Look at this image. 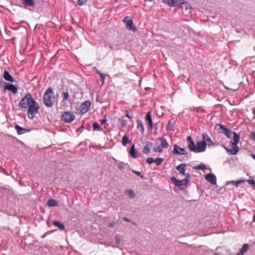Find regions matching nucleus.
Returning <instances> with one entry per match:
<instances>
[{
	"label": "nucleus",
	"mask_w": 255,
	"mask_h": 255,
	"mask_svg": "<svg viewBox=\"0 0 255 255\" xmlns=\"http://www.w3.org/2000/svg\"><path fill=\"white\" fill-rule=\"evenodd\" d=\"M18 106L24 109L28 108L27 116L30 119L34 118L40 108L39 104L32 98V95L30 93L26 94L20 100Z\"/></svg>",
	"instance_id": "1"
},
{
	"label": "nucleus",
	"mask_w": 255,
	"mask_h": 255,
	"mask_svg": "<svg viewBox=\"0 0 255 255\" xmlns=\"http://www.w3.org/2000/svg\"><path fill=\"white\" fill-rule=\"evenodd\" d=\"M55 100L53 89L49 87L46 89L43 95V103L47 108H51Z\"/></svg>",
	"instance_id": "2"
},
{
	"label": "nucleus",
	"mask_w": 255,
	"mask_h": 255,
	"mask_svg": "<svg viewBox=\"0 0 255 255\" xmlns=\"http://www.w3.org/2000/svg\"><path fill=\"white\" fill-rule=\"evenodd\" d=\"M75 118V116L70 112H65L61 116V120L67 123H71Z\"/></svg>",
	"instance_id": "3"
},
{
	"label": "nucleus",
	"mask_w": 255,
	"mask_h": 255,
	"mask_svg": "<svg viewBox=\"0 0 255 255\" xmlns=\"http://www.w3.org/2000/svg\"><path fill=\"white\" fill-rule=\"evenodd\" d=\"M124 22L126 23V27L128 30L133 32L137 31V29L134 26L133 21L130 17H125L124 19Z\"/></svg>",
	"instance_id": "4"
},
{
	"label": "nucleus",
	"mask_w": 255,
	"mask_h": 255,
	"mask_svg": "<svg viewBox=\"0 0 255 255\" xmlns=\"http://www.w3.org/2000/svg\"><path fill=\"white\" fill-rule=\"evenodd\" d=\"M91 105V103L90 101H86L81 104L80 107L77 111L82 114H85L89 110Z\"/></svg>",
	"instance_id": "5"
},
{
	"label": "nucleus",
	"mask_w": 255,
	"mask_h": 255,
	"mask_svg": "<svg viewBox=\"0 0 255 255\" xmlns=\"http://www.w3.org/2000/svg\"><path fill=\"white\" fill-rule=\"evenodd\" d=\"M172 153L174 155H187L188 152L186 151L185 148L180 147L178 145L175 144L173 146Z\"/></svg>",
	"instance_id": "6"
},
{
	"label": "nucleus",
	"mask_w": 255,
	"mask_h": 255,
	"mask_svg": "<svg viewBox=\"0 0 255 255\" xmlns=\"http://www.w3.org/2000/svg\"><path fill=\"white\" fill-rule=\"evenodd\" d=\"M171 180L173 183V184L177 187H180L181 186L183 185H186L188 183H187V180L186 179H182V180H179L177 179L175 177H172L171 178Z\"/></svg>",
	"instance_id": "7"
},
{
	"label": "nucleus",
	"mask_w": 255,
	"mask_h": 255,
	"mask_svg": "<svg viewBox=\"0 0 255 255\" xmlns=\"http://www.w3.org/2000/svg\"><path fill=\"white\" fill-rule=\"evenodd\" d=\"M207 143L204 141H199L197 143L195 153L203 152L206 150Z\"/></svg>",
	"instance_id": "8"
},
{
	"label": "nucleus",
	"mask_w": 255,
	"mask_h": 255,
	"mask_svg": "<svg viewBox=\"0 0 255 255\" xmlns=\"http://www.w3.org/2000/svg\"><path fill=\"white\" fill-rule=\"evenodd\" d=\"M218 127V129H222L224 130L223 133L225 134L228 138L231 137L232 132L230 129L226 128L225 126L220 124L216 125V128Z\"/></svg>",
	"instance_id": "9"
},
{
	"label": "nucleus",
	"mask_w": 255,
	"mask_h": 255,
	"mask_svg": "<svg viewBox=\"0 0 255 255\" xmlns=\"http://www.w3.org/2000/svg\"><path fill=\"white\" fill-rule=\"evenodd\" d=\"M6 90L12 92L14 94L17 92V88L15 85L7 83H5L3 93H4Z\"/></svg>",
	"instance_id": "10"
},
{
	"label": "nucleus",
	"mask_w": 255,
	"mask_h": 255,
	"mask_svg": "<svg viewBox=\"0 0 255 255\" xmlns=\"http://www.w3.org/2000/svg\"><path fill=\"white\" fill-rule=\"evenodd\" d=\"M224 148L230 155H235L239 151V147L238 145L235 144H232V148L231 149L226 147H224Z\"/></svg>",
	"instance_id": "11"
},
{
	"label": "nucleus",
	"mask_w": 255,
	"mask_h": 255,
	"mask_svg": "<svg viewBox=\"0 0 255 255\" xmlns=\"http://www.w3.org/2000/svg\"><path fill=\"white\" fill-rule=\"evenodd\" d=\"M129 153L131 157L133 158H137L139 157L141 154L139 152L136 150L134 147V144L130 147L129 149Z\"/></svg>",
	"instance_id": "12"
},
{
	"label": "nucleus",
	"mask_w": 255,
	"mask_h": 255,
	"mask_svg": "<svg viewBox=\"0 0 255 255\" xmlns=\"http://www.w3.org/2000/svg\"><path fill=\"white\" fill-rule=\"evenodd\" d=\"M205 179L213 185H216L217 183V178L214 174L209 173L206 175Z\"/></svg>",
	"instance_id": "13"
},
{
	"label": "nucleus",
	"mask_w": 255,
	"mask_h": 255,
	"mask_svg": "<svg viewBox=\"0 0 255 255\" xmlns=\"http://www.w3.org/2000/svg\"><path fill=\"white\" fill-rule=\"evenodd\" d=\"M14 128L16 130L17 134L19 135L24 134L30 131V129L22 128L18 125H16L14 127Z\"/></svg>",
	"instance_id": "14"
},
{
	"label": "nucleus",
	"mask_w": 255,
	"mask_h": 255,
	"mask_svg": "<svg viewBox=\"0 0 255 255\" xmlns=\"http://www.w3.org/2000/svg\"><path fill=\"white\" fill-rule=\"evenodd\" d=\"M145 120L148 122V128L152 129L153 128V123L150 112L147 113L145 116Z\"/></svg>",
	"instance_id": "15"
},
{
	"label": "nucleus",
	"mask_w": 255,
	"mask_h": 255,
	"mask_svg": "<svg viewBox=\"0 0 255 255\" xmlns=\"http://www.w3.org/2000/svg\"><path fill=\"white\" fill-rule=\"evenodd\" d=\"M202 141L205 142V143H207V145H208L209 146L213 144V142L211 139L206 133H203L202 134Z\"/></svg>",
	"instance_id": "16"
},
{
	"label": "nucleus",
	"mask_w": 255,
	"mask_h": 255,
	"mask_svg": "<svg viewBox=\"0 0 255 255\" xmlns=\"http://www.w3.org/2000/svg\"><path fill=\"white\" fill-rule=\"evenodd\" d=\"M3 77L4 79L6 81H9V82H13L14 81L13 77L5 69H4V72H3Z\"/></svg>",
	"instance_id": "17"
},
{
	"label": "nucleus",
	"mask_w": 255,
	"mask_h": 255,
	"mask_svg": "<svg viewBox=\"0 0 255 255\" xmlns=\"http://www.w3.org/2000/svg\"><path fill=\"white\" fill-rule=\"evenodd\" d=\"M186 163H181L176 166V169L179 172V173L182 175L185 174V167L186 166Z\"/></svg>",
	"instance_id": "18"
},
{
	"label": "nucleus",
	"mask_w": 255,
	"mask_h": 255,
	"mask_svg": "<svg viewBox=\"0 0 255 255\" xmlns=\"http://www.w3.org/2000/svg\"><path fill=\"white\" fill-rule=\"evenodd\" d=\"M47 204L49 207H56L59 205L58 201L54 199H49L47 201Z\"/></svg>",
	"instance_id": "19"
},
{
	"label": "nucleus",
	"mask_w": 255,
	"mask_h": 255,
	"mask_svg": "<svg viewBox=\"0 0 255 255\" xmlns=\"http://www.w3.org/2000/svg\"><path fill=\"white\" fill-rule=\"evenodd\" d=\"M158 140L160 141V146L163 148H167L169 146V144L166 139L164 138H158Z\"/></svg>",
	"instance_id": "20"
},
{
	"label": "nucleus",
	"mask_w": 255,
	"mask_h": 255,
	"mask_svg": "<svg viewBox=\"0 0 255 255\" xmlns=\"http://www.w3.org/2000/svg\"><path fill=\"white\" fill-rule=\"evenodd\" d=\"M249 246L247 244H245L242 246V248L240 250V252L237 253V255H243L249 249Z\"/></svg>",
	"instance_id": "21"
},
{
	"label": "nucleus",
	"mask_w": 255,
	"mask_h": 255,
	"mask_svg": "<svg viewBox=\"0 0 255 255\" xmlns=\"http://www.w3.org/2000/svg\"><path fill=\"white\" fill-rule=\"evenodd\" d=\"M152 146V143L150 142H147L145 145L144 146L142 150V152L145 154H148L150 152V148Z\"/></svg>",
	"instance_id": "22"
},
{
	"label": "nucleus",
	"mask_w": 255,
	"mask_h": 255,
	"mask_svg": "<svg viewBox=\"0 0 255 255\" xmlns=\"http://www.w3.org/2000/svg\"><path fill=\"white\" fill-rule=\"evenodd\" d=\"M137 128L139 129L142 134L143 133L144 128L143 123L141 120H137Z\"/></svg>",
	"instance_id": "23"
},
{
	"label": "nucleus",
	"mask_w": 255,
	"mask_h": 255,
	"mask_svg": "<svg viewBox=\"0 0 255 255\" xmlns=\"http://www.w3.org/2000/svg\"><path fill=\"white\" fill-rule=\"evenodd\" d=\"M182 3H184V0H172L171 6H181Z\"/></svg>",
	"instance_id": "24"
},
{
	"label": "nucleus",
	"mask_w": 255,
	"mask_h": 255,
	"mask_svg": "<svg viewBox=\"0 0 255 255\" xmlns=\"http://www.w3.org/2000/svg\"><path fill=\"white\" fill-rule=\"evenodd\" d=\"M22 3L25 7L27 6H34L35 4L33 0H22Z\"/></svg>",
	"instance_id": "25"
},
{
	"label": "nucleus",
	"mask_w": 255,
	"mask_h": 255,
	"mask_svg": "<svg viewBox=\"0 0 255 255\" xmlns=\"http://www.w3.org/2000/svg\"><path fill=\"white\" fill-rule=\"evenodd\" d=\"M233 140L234 141H232V143L235 144L236 145H237L240 139V136L238 135L236 132H233Z\"/></svg>",
	"instance_id": "26"
},
{
	"label": "nucleus",
	"mask_w": 255,
	"mask_h": 255,
	"mask_svg": "<svg viewBox=\"0 0 255 255\" xmlns=\"http://www.w3.org/2000/svg\"><path fill=\"white\" fill-rule=\"evenodd\" d=\"M53 224L55 226L58 227L61 230H63L65 229V226L64 224L61 223L57 221H54L53 222Z\"/></svg>",
	"instance_id": "27"
},
{
	"label": "nucleus",
	"mask_w": 255,
	"mask_h": 255,
	"mask_svg": "<svg viewBox=\"0 0 255 255\" xmlns=\"http://www.w3.org/2000/svg\"><path fill=\"white\" fill-rule=\"evenodd\" d=\"M188 147L190 151H193L194 152H195L196 146L195 145L194 141H191L190 142L188 143Z\"/></svg>",
	"instance_id": "28"
},
{
	"label": "nucleus",
	"mask_w": 255,
	"mask_h": 255,
	"mask_svg": "<svg viewBox=\"0 0 255 255\" xmlns=\"http://www.w3.org/2000/svg\"><path fill=\"white\" fill-rule=\"evenodd\" d=\"M181 7L182 8H184L185 10H188L191 9L190 4L184 0V3H182Z\"/></svg>",
	"instance_id": "29"
},
{
	"label": "nucleus",
	"mask_w": 255,
	"mask_h": 255,
	"mask_svg": "<svg viewBox=\"0 0 255 255\" xmlns=\"http://www.w3.org/2000/svg\"><path fill=\"white\" fill-rule=\"evenodd\" d=\"M126 193L131 199L135 197V193L133 190L132 189H127L126 190Z\"/></svg>",
	"instance_id": "30"
},
{
	"label": "nucleus",
	"mask_w": 255,
	"mask_h": 255,
	"mask_svg": "<svg viewBox=\"0 0 255 255\" xmlns=\"http://www.w3.org/2000/svg\"><path fill=\"white\" fill-rule=\"evenodd\" d=\"M244 182V180H240L236 181H230L227 182V184L228 183H232L233 184L235 185L236 187H238L240 184L243 183Z\"/></svg>",
	"instance_id": "31"
},
{
	"label": "nucleus",
	"mask_w": 255,
	"mask_h": 255,
	"mask_svg": "<svg viewBox=\"0 0 255 255\" xmlns=\"http://www.w3.org/2000/svg\"><path fill=\"white\" fill-rule=\"evenodd\" d=\"M93 130L98 131H102L103 128L101 127L97 123H94L93 124Z\"/></svg>",
	"instance_id": "32"
},
{
	"label": "nucleus",
	"mask_w": 255,
	"mask_h": 255,
	"mask_svg": "<svg viewBox=\"0 0 255 255\" xmlns=\"http://www.w3.org/2000/svg\"><path fill=\"white\" fill-rule=\"evenodd\" d=\"M129 140L128 139V138L127 136L126 135H124L123 137V138H122V144L124 145V146H126L128 142H129Z\"/></svg>",
	"instance_id": "33"
},
{
	"label": "nucleus",
	"mask_w": 255,
	"mask_h": 255,
	"mask_svg": "<svg viewBox=\"0 0 255 255\" xmlns=\"http://www.w3.org/2000/svg\"><path fill=\"white\" fill-rule=\"evenodd\" d=\"M164 159L162 158L158 157L154 159V163L156 165H160L163 161Z\"/></svg>",
	"instance_id": "34"
},
{
	"label": "nucleus",
	"mask_w": 255,
	"mask_h": 255,
	"mask_svg": "<svg viewBox=\"0 0 255 255\" xmlns=\"http://www.w3.org/2000/svg\"><path fill=\"white\" fill-rule=\"evenodd\" d=\"M197 170H204L206 169V165L203 164H200L199 165L194 167Z\"/></svg>",
	"instance_id": "35"
},
{
	"label": "nucleus",
	"mask_w": 255,
	"mask_h": 255,
	"mask_svg": "<svg viewBox=\"0 0 255 255\" xmlns=\"http://www.w3.org/2000/svg\"><path fill=\"white\" fill-rule=\"evenodd\" d=\"M153 151L155 152H159V153H161L162 152V147L160 146V145H158L157 146V147H155L153 148Z\"/></svg>",
	"instance_id": "36"
},
{
	"label": "nucleus",
	"mask_w": 255,
	"mask_h": 255,
	"mask_svg": "<svg viewBox=\"0 0 255 255\" xmlns=\"http://www.w3.org/2000/svg\"><path fill=\"white\" fill-rule=\"evenodd\" d=\"M63 97L62 102H64L68 99V98L69 96V95L68 92H64L63 93Z\"/></svg>",
	"instance_id": "37"
},
{
	"label": "nucleus",
	"mask_w": 255,
	"mask_h": 255,
	"mask_svg": "<svg viewBox=\"0 0 255 255\" xmlns=\"http://www.w3.org/2000/svg\"><path fill=\"white\" fill-rule=\"evenodd\" d=\"M100 76V78H101V81L102 82L101 85L102 86L104 84V82H105L106 75L104 74H101V75Z\"/></svg>",
	"instance_id": "38"
},
{
	"label": "nucleus",
	"mask_w": 255,
	"mask_h": 255,
	"mask_svg": "<svg viewBox=\"0 0 255 255\" xmlns=\"http://www.w3.org/2000/svg\"><path fill=\"white\" fill-rule=\"evenodd\" d=\"M132 172L135 174L136 175L140 176L142 179L144 178V176L141 174V173L139 171L132 170Z\"/></svg>",
	"instance_id": "39"
},
{
	"label": "nucleus",
	"mask_w": 255,
	"mask_h": 255,
	"mask_svg": "<svg viewBox=\"0 0 255 255\" xmlns=\"http://www.w3.org/2000/svg\"><path fill=\"white\" fill-rule=\"evenodd\" d=\"M183 175H185V176H186L185 178H184V179L187 180V183H188L190 181V176H191L190 174L189 173H185V174H183Z\"/></svg>",
	"instance_id": "40"
},
{
	"label": "nucleus",
	"mask_w": 255,
	"mask_h": 255,
	"mask_svg": "<svg viewBox=\"0 0 255 255\" xmlns=\"http://www.w3.org/2000/svg\"><path fill=\"white\" fill-rule=\"evenodd\" d=\"M146 161L148 164H151L154 162V159L152 157H148L146 159Z\"/></svg>",
	"instance_id": "41"
},
{
	"label": "nucleus",
	"mask_w": 255,
	"mask_h": 255,
	"mask_svg": "<svg viewBox=\"0 0 255 255\" xmlns=\"http://www.w3.org/2000/svg\"><path fill=\"white\" fill-rule=\"evenodd\" d=\"M87 0H78V4L79 5H82L86 2Z\"/></svg>",
	"instance_id": "42"
},
{
	"label": "nucleus",
	"mask_w": 255,
	"mask_h": 255,
	"mask_svg": "<svg viewBox=\"0 0 255 255\" xmlns=\"http://www.w3.org/2000/svg\"><path fill=\"white\" fill-rule=\"evenodd\" d=\"M163 2L171 7L172 0H162Z\"/></svg>",
	"instance_id": "43"
},
{
	"label": "nucleus",
	"mask_w": 255,
	"mask_h": 255,
	"mask_svg": "<svg viewBox=\"0 0 255 255\" xmlns=\"http://www.w3.org/2000/svg\"><path fill=\"white\" fill-rule=\"evenodd\" d=\"M126 116L129 119H131L133 118V115L132 113H129L128 111H126Z\"/></svg>",
	"instance_id": "44"
},
{
	"label": "nucleus",
	"mask_w": 255,
	"mask_h": 255,
	"mask_svg": "<svg viewBox=\"0 0 255 255\" xmlns=\"http://www.w3.org/2000/svg\"><path fill=\"white\" fill-rule=\"evenodd\" d=\"M247 182L250 184L255 186V180L252 179H248L247 180Z\"/></svg>",
	"instance_id": "45"
},
{
	"label": "nucleus",
	"mask_w": 255,
	"mask_h": 255,
	"mask_svg": "<svg viewBox=\"0 0 255 255\" xmlns=\"http://www.w3.org/2000/svg\"><path fill=\"white\" fill-rule=\"evenodd\" d=\"M119 120L121 122V125L122 127H125L127 125L126 121L124 119H121Z\"/></svg>",
	"instance_id": "46"
},
{
	"label": "nucleus",
	"mask_w": 255,
	"mask_h": 255,
	"mask_svg": "<svg viewBox=\"0 0 255 255\" xmlns=\"http://www.w3.org/2000/svg\"><path fill=\"white\" fill-rule=\"evenodd\" d=\"M123 219L125 221L131 223L133 225H135V223L134 222H131L130 220H129L128 218H127V217H124Z\"/></svg>",
	"instance_id": "47"
},
{
	"label": "nucleus",
	"mask_w": 255,
	"mask_h": 255,
	"mask_svg": "<svg viewBox=\"0 0 255 255\" xmlns=\"http://www.w3.org/2000/svg\"><path fill=\"white\" fill-rule=\"evenodd\" d=\"M251 137L254 141H255V130L251 133Z\"/></svg>",
	"instance_id": "48"
},
{
	"label": "nucleus",
	"mask_w": 255,
	"mask_h": 255,
	"mask_svg": "<svg viewBox=\"0 0 255 255\" xmlns=\"http://www.w3.org/2000/svg\"><path fill=\"white\" fill-rule=\"evenodd\" d=\"M118 168L121 169V170H123L124 169V166L123 165V163L121 162V163H120L119 164H118Z\"/></svg>",
	"instance_id": "49"
},
{
	"label": "nucleus",
	"mask_w": 255,
	"mask_h": 255,
	"mask_svg": "<svg viewBox=\"0 0 255 255\" xmlns=\"http://www.w3.org/2000/svg\"><path fill=\"white\" fill-rule=\"evenodd\" d=\"M187 141L188 143H189L191 141H193L192 139L191 136H189L187 137Z\"/></svg>",
	"instance_id": "50"
},
{
	"label": "nucleus",
	"mask_w": 255,
	"mask_h": 255,
	"mask_svg": "<svg viewBox=\"0 0 255 255\" xmlns=\"http://www.w3.org/2000/svg\"><path fill=\"white\" fill-rule=\"evenodd\" d=\"M115 241H116V242L117 244L120 243V239L119 237H118V236H116V237H115Z\"/></svg>",
	"instance_id": "51"
},
{
	"label": "nucleus",
	"mask_w": 255,
	"mask_h": 255,
	"mask_svg": "<svg viewBox=\"0 0 255 255\" xmlns=\"http://www.w3.org/2000/svg\"><path fill=\"white\" fill-rule=\"evenodd\" d=\"M100 121L101 122V125L104 124L107 121L106 116L105 117V118L104 119L101 120Z\"/></svg>",
	"instance_id": "52"
},
{
	"label": "nucleus",
	"mask_w": 255,
	"mask_h": 255,
	"mask_svg": "<svg viewBox=\"0 0 255 255\" xmlns=\"http://www.w3.org/2000/svg\"><path fill=\"white\" fill-rule=\"evenodd\" d=\"M94 69L96 70L97 73H98L100 76L101 74H103V73H102L99 70H98L96 67H94Z\"/></svg>",
	"instance_id": "53"
},
{
	"label": "nucleus",
	"mask_w": 255,
	"mask_h": 255,
	"mask_svg": "<svg viewBox=\"0 0 255 255\" xmlns=\"http://www.w3.org/2000/svg\"><path fill=\"white\" fill-rule=\"evenodd\" d=\"M109 227H113L114 226V223H110L109 224Z\"/></svg>",
	"instance_id": "54"
},
{
	"label": "nucleus",
	"mask_w": 255,
	"mask_h": 255,
	"mask_svg": "<svg viewBox=\"0 0 255 255\" xmlns=\"http://www.w3.org/2000/svg\"><path fill=\"white\" fill-rule=\"evenodd\" d=\"M251 156L253 157V158L255 160V154H252Z\"/></svg>",
	"instance_id": "55"
},
{
	"label": "nucleus",
	"mask_w": 255,
	"mask_h": 255,
	"mask_svg": "<svg viewBox=\"0 0 255 255\" xmlns=\"http://www.w3.org/2000/svg\"><path fill=\"white\" fill-rule=\"evenodd\" d=\"M47 235V233H45L44 234H43L42 236H41V238H44L46 237V236Z\"/></svg>",
	"instance_id": "56"
},
{
	"label": "nucleus",
	"mask_w": 255,
	"mask_h": 255,
	"mask_svg": "<svg viewBox=\"0 0 255 255\" xmlns=\"http://www.w3.org/2000/svg\"><path fill=\"white\" fill-rule=\"evenodd\" d=\"M253 221L255 223V214H254L253 216Z\"/></svg>",
	"instance_id": "57"
},
{
	"label": "nucleus",
	"mask_w": 255,
	"mask_h": 255,
	"mask_svg": "<svg viewBox=\"0 0 255 255\" xmlns=\"http://www.w3.org/2000/svg\"><path fill=\"white\" fill-rule=\"evenodd\" d=\"M144 1H148L152 2L153 1V0H144Z\"/></svg>",
	"instance_id": "58"
},
{
	"label": "nucleus",
	"mask_w": 255,
	"mask_h": 255,
	"mask_svg": "<svg viewBox=\"0 0 255 255\" xmlns=\"http://www.w3.org/2000/svg\"><path fill=\"white\" fill-rule=\"evenodd\" d=\"M214 255H220L218 253H216L214 254Z\"/></svg>",
	"instance_id": "59"
},
{
	"label": "nucleus",
	"mask_w": 255,
	"mask_h": 255,
	"mask_svg": "<svg viewBox=\"0 0 255 255\" xmlns=\"http://www.w3.org/2000/svg\"><path fill=\"white\" fill-rule=\"evenodd\" d=\"M110 47L111 49H112V50L113 49V46H112L111 45V46H110Z\"/></svg>",
	"instance_id": "60"
},
{
	"label": "nucleus",
	"mask_w": 255,
	"mask_h": 255,
	"mask_svg": "<svg viewBox=\"0 0 255 255\" xmlns=\"http://www.w3.org/2000/svg\"><path fill=\"white\" fill-rule=\"evenodd\" d=\"M169 124L171 125L170 122H169Z\"/></svg>",
	"instance_id": "61"
},
{
	"label": "nucleus",
	"mask_w": 255,
	"mask_h": 255,
	"mask_svg": "<svg viewBox=\"0 0 255 255\" xmlns=\"http://www.w3.org/2000/svg\"><path fill=\"white\" fill-rule=\"evenodd\" d=\"M169 124L171 125L170 122H169Z\"/></svg>",
	"instance_id": "62"
}]
</instances>
